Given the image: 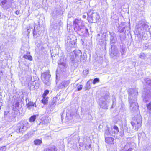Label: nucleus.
I'll list each match as a JSON object with an SVG mask.
<instances>
[{"label": "nucleus", "instance_id": "nucleus-1", "mask_svg": "<svg viewBox=\"0 0 151 151\" xmlns=\"http://www.w3.org/2000/svg\"><path fill=\"white\" fill-rule=\"evenodd\" d=\"M129 101L130 103V109L132 113L138 112L139 107L137 101V96L138 95L137 88H132L129 89Z\"/></svg>", "mask_w": 151, "mask_h": 151}, {"label": "nucleus", "instance_id": "nucleus-2", "mask_svg": "<svg viewBox=\"0 0 151 151\" xmlns=\"http://www.w3.org/2000/svg\"><path fill=\"white\" fill-rule=\"evenodd\" d=\"M65 49L67 52H68V53H70L71 65L76 67H77L80 57L81 55L80 51L75 50L74 49V47H72L70 45H69L67 44L65 46Z\"/></svg>", "mask_w": 151, "mask_h": 151}, {"label": "nucleus", "instance_id": "nucleus-3", "mask_svg": "<svg viewBox=\"0 0 151 151\" xmlns=\"http://www.w3.org/2000/svg\"><path fill=\"white\" fill-rule=\"evenodd\" d=\"M74 29L77 32H88V29L85 26L83 22L81 19H76L73 21Z\"/></svg>", "mask_w": 151, "mask_h": 151}, {"label": "nucleus", "instance_id": "nucleus-4", "mask_svg": "<svg viewBox=\"0 0 151 151\" xmlns=\"http://www.w3.org/2000/svg\"><path fill=\"white\" fill-rule=\"evenodd\" d=\"M30 126L29 124L25 120L21 121L14 128V131L17 133H23Z\"/></svg>", "mask_w": 151, "mask_h": 151}, {"label": "nucleus", "instance_id": "nucleus-5", "mask_svg": "<svg viewBox=\"0 0 151 151\" xmlns=\"http://www.w3.org/2000/svg\"><path fill=\"white\" fill-rule=\"evenodd\" d=\"M150 27V26L148 23L140 21L137 26V28L135 30V33L137 35H139L141 33L148 30Z\"/></svg>", "mask_w": 151, "mask_h": 151}, {"label": "nucleus", "instance_id": "nucleus-6", "mask_svg": "<svg viewBox=\"0 0 151 151\" xmlns=\"http://www.w3.org/2000/svg\"><path fill=\"white\" fill-rule=\"evenodd\" d=\"M142 118L140 115H137L134 118L133 121L131 122V124L133 127H135L134 129L137 131L138 129L141 126Z\"/></svg>", "mask_w": 151, "mask_h": 151}, {"label": "nucleus", "instance_id": "nucleus-7", "mask_svg": "<svg viewBox=\"0 0 151 151\" xmlns=\"http://www.w3.org/2000/svg\"><path fill=\"white\" fill-rule=\"evenodd\" d=\"M109 97V93H107L100 98L99 105L101 108L105 110L108 109V105L106 101Z\"/></svg>", "mask_w": 151, "mask_h": 151}, {"label": "nucleus", "instance_id": "nucleus-8", "mask_svg": "<svg viewBox=\"0 0 151 151\" xmlns=\"http://www.w3.org/2000/svg\"><path fill=\"white\" fill-rule=\"evenodd\" d=\"M12 3V0H0V5L4 10L10 11V8L13 7Z\"/></svg>", "mask_w": 151, "mask_h": 151}, {"label": "nucleus", "instance_id": "nucleus-9", "mask_svg": "<svg viewBox=\"0 0 151 151\" xmlns=\"http://www.w3.org/2000/svg\"><path fill=\"white\" fill-rule=\"evenodd\" d=\"M49 71L43 73L41 76V78L44 83L47 86L50 84L51 75Z\"/></svg>", "mask_w": 151, "mask_h": 151}, {"label": "nucleus", "instance_id": "nucleus-10", "mask_svg": "<svg viewBox=\"0 0 151 151\" xmlns=\"http://www.w3.org/2000/svg\"><path fill=\"white\" fill-rule=\"evenodd\" d=\"M88 18L91 22H96L99 19V16L97 13L93 12V11H90L88 14Z\"/></svg>", "mask_w": 151, "mask_h": 151}, {"label": "nucleus", "instance_id": "nucleus-11", "mask_svg": "<svg viewBox=\"0 0 151 151\" xmlns=\"http://www.w3.org/2000/svg\"><path fill=\"white\" fill-rule=\"evenodd\" d=\"M143 96L144 97V102L146 103L149 101V99L151 98V89L150 88H144Z\"/></svg>", "mask_w": 151, "mask_h": 151}, {"label": "nucleus", "instance_id": "nucleus-12", "mask_svg": "<svg viewBox=\"0 0 151 151\" xmlns=\"http://www.w3.org/2000/svg\"><path fill=\"white\" fill-rule=\"evenodd\" d=\"M66 60L65 58L61 57L58 63V67L61 71H64L67 67Z\"/></svg>", "mask_w": 151, "mask_h": 151}, {"label": "nucleus", "instance_id": "nucleus-13", "mask_svg": "<svg viewBox=\"0 0 151 151\" xmlns=\"http://www.w3.org/2000/svg\"><path fill=\"white\" fill-rule=\"evenodd\" d=\"M32 30L33 31V34L34 37H35V36L36 35L37 31L35 29V27L33 25H30L29 26L27 27L25 29V34L27 35V36L29 37V35L31 30Z\"/></svg>", "mask_w": 151, "mask_h": 151}, {"label": "nucleus", "instance_id": "nucleus-14", "mask_svg": "<svg viewBox=\"0 0 151 151\" xmlns=\"http://www.w3.org/2000/svg\"><path fill=\"white\" fill-rule=\"evenodd\" d=\"M51 119L49 117L44 116L42 117L40 119V123L38 124L39 125L47 124L50 121Z\"/></svg>", "mask_w": 151, "mask_h": 151}, {"label": "nucleus", "instance_id": "nucleus-15", "mask_svg": "<svg viewBox=\"0 0 151 151\" xmlns=\"http://www.w3.org/2000/svg\"><path fill=\"white\" fill-rule=\"evenodd\" d=\"M111 57L114 58H117L119 56V54L116 49H114V47H111Z\"/></svg>", "mask_w": 151, "mask_h": 151}, {"label": "nucleus", "instance_id": "nucleus-16", "mask_svg": "<svg viewBox=\"0 0 151 151\" xmlns=\"http://www.w3.org/2000/svg\"><path fill=\"white\" fill-rule=\"evenodd\" d=\"M57 99V97H54L52 100L51 102H50L48 107L50 108L51 109H53L56 104V101Z\"/></svg>", "mask_w": 151, "mask_h": 151}, {"label": "nucleus", "instance_id": "nucleus-17", "mask_svg": "<svg viewBox=\"0 0 151 151\" xmlns=\"http://www.w3.org/2000/svg\"><path fill=\"white\" fill-rule=\"evenodd\" d=\"M110 127L108 125H106L105 127L104 137L109 136L112 135V132L110 131Z\"/></svg>", "mask_w": 151, "mask_h": 151}, {"label": "nucleus", "instance_id": "nucleus-18", "mask_svg": "<svg viewBox=\"0 0 151 151\" xmlns=\"http://www.w3.org/2000/svg\"><path fill=\"white\" fill-rule=\"evenodd\" d=\"M26 106H27V108L29 110H31L32 109H33L34 107L35 108L37 107L35 103L31 101L29 102L27 104Z\"/></svg>", "mask_w": 151, "mask_h": 151}, {"label": "nucleus", "instance_id": "nucleus-19", "mask_svg": "<svg viewBox=\"0 0 151 151\" xmlns=\"http://www.w3.org/2000/svg\"><path fill=\"white\" fill-rule=\"evenodd\" d=\"M4 118H5V119H6L9 122H10L12 120V119L13 118V116H10L9 112L4 111Z\"/></svg>", "mask_w": 151, "mask_h": 151}, {"label": "nucleus", "instance_id": "nucleus-20", "mask_svg": "<svg viewBox=\"0 0 151 151\" xmlns=\"http://www.w3.org/2000/svg\"><path fill=\"white\" fill-rule=\"evenodd\" d=\"M77 39L75 40H72L71 38L68 39L69 40L68 43V42L67 43L69 45H70L72 47H76Z\"/></svg>", "mask_w": 151, "mask_h": 151}, {"label": "nucleus", "instance_id": "nucleus-21", "mask_svg": "<svg viewBox=\"0 0 151 151\" xmlns=\"http://www.w3.org/2000/svg\"><path fill=\"white\" fill-rule=\"evenodd\" d=\"M105 141L106 143L111 144L114 143V139L112 137H105Z\"/></svg>", "mask_w": 151, "mask_h": 151}, {"label": "nucleus", "instance_id": "nucleus-22", "mask_svg": "<svg viewBox=\"0 0 151 151\" xmlns=\"http://www.w3.org/2000/svg\"><path fill=\"white\" fill-rule=\"evenodd\" d=\"M111 131L112 134H117L119 131L118 127L115 125H114L113 127H111Z\"/></svg>", "mask_w": 151, "mask_h": 151}, {"label": "nucleus", "instance_id": "nucleus-23", "mask_svg": "<svg viewBox=\"0 0 151 151\" xmlns=\"http://www.w3.org/2000/svg\"><path fill=\"white\" fill-rule=\"evenodd\" d=\"M92 80H90L88 81L86 83V86L85 87V90H89L91 87V84L92 83Z\"/></svg>", "mask_w": 151, "mask_h": 151}, {"label": "nucleus", "instance_id": "nucleus-24", "mask_svg": "<svg viewBox=\"0 0 151 151\" xmlns=\"http://www.w3.org/2000/svg\"><path fill=\"white\" fill-rule=\"evenodd\" d=\"M57 149L55 146L49 147L44 150V151H57Z\"/></svg>", "mask_w": 151, "mask_h": 151}, {"label": "nucleus", "instance_id": "nucleus-25", "mask_svg": "<svg viewBox=\"0 0 151 151\" xmlns=\"http://www.w3.org/2000/svg\"><path fill=\"white\" fill-rule=\"evenodd\" d=\"M98 41L100 45H106V42L105 38H99Z\"/></svg>", "mask_w": 151, "mask_h": 151}, {"label": "nucleus", "instance_id": "nucleus-26", "mask_svg": "<svg viewBox=\"0 0 151 151\" xmlns=\"http://www.w3.org/2000/svg\"><path fill=\"white\" fill-rule=\"evenodd\" d=\"M29 52H27L26 55L24 54L23 56V58L25 59H27L31 61L32 60V57L30 55H28L29 54Z\"/></svg>", "mask_w": 151, "mask_h": 151}, {"label": "nucleus", "instance_id": "nucleus-27", "mask_svg": "<svg viewBox=\"0 0 151 151\" xmlns=\"http://www.w3.org/2000/svg\"><path fill=\"white\" fill-rule=\"evenodd\" d=\"M43 98L41 100L42 103L44 104H47L48 103L49 98L46 96H43Z\"/></svg>", "mask_w": 151, "mask_h": 151}, {"label": "nucleus", "instance_id": "nucleus-28", "mask_svg": "<svg viewBox=\"0 0 151 151\" xmlns=\"http://www.w3.org/2000/svg\"><path fill=\"white\" fill-rule=\"evenodd\" d=\"M34 78V76H29L27 77V80L28 81H30L31 82H32V84L33 86L35 85V84H34V82H35L36 81L35 80H33L32 79V78ZM31 83L32 84V83L31 82Z\"/></svg>", "mask_w": 151, "mask_h": 151}, {"label": "nucleus", "instance_id": "nucleus-29", "mask_svg": "<svg viewBox=\"0 0 151 151\" xmlns=\"http://www.w3.org/2000/svg\"><path fill=\"white\" fill-rule=\"evenodd\" d=\"M147 56V54L141 52L140 54L139 57L141 59L145 60L146 59Z\"/></svg>", "mask_w": 151, "mask_h": 151}, {"label": "nucleus", "instance_id": "nucleus-30", "mask_svg": "<svg viewBox=\"0 0 151 151\" xmlns=\"http://www.w3.org/2000/svg\"><path fill=\"white\" fill-rule=\"evenodd\" d=\"M121 55L122 56H123V54L125 52L126 50V48L125 46H124L123 45L121 46Z\"/></svg>", "mask_w": 151, "mask_h": 151}, {"label": "nucleus", "instance_id": "nucleus-31", "mask_svg": "<svg viewBox=\"0 0 151 151\" xmlns=\"http://www.w3.org/2000/svg\"><path fill=\"white\" fill-rule=\"evenodd\" d=\"M116 38H111V46L113 47L114 45V44L115 43L116 41Z\"/></svg>", "mask_w": 151, "mask_h": 151}, {"label": "nucleus", "instance_id": "nucleus-32", "mask_svg": "<svg viewBox=\"0 0 151 151\" xmlns=\"http://www.w3.org/2000/svg\"><path fill=\"white\" fill-rule=\"evenodd\" d=\"M36 118V115H33L29 119V121L30 122H34Z\"/></svg>", "mask_w": 151, "mask_h": 151}, {"label": "nucleus", "instance_id": "nucleus-33", "mask_svg": "<svg viewBox=\"0 0 151 151\" xmlns=\"http://www.w3.org/2000/svg\"><path fill=\"white\" fill-rule=\"evenodd\" d=\"M58 27V26L57 25V24H54V25H52L50 26V28L54 30H55Z\"/></svg>", "mask_w": 151, "mask_h": 151}, {"label": "nucleus", "instance_id": "nucleus-34", "mask_svg": "<svg viewBox=\"0 0 151 151\" xmlns=\"http://www.w3.org/2000/svg\"><path fill=\"white\" fill-rule=\"evenodd\" d=\"M146 83L151 87V80L149 78H147L145 80Z\"/></svg>", "mask_w": 151, "mask_h": 151}, {"label": "nucleus", "instance_id": "nucleus-35", "mask_svg": "<svg viewBox=\"0 0 151 151\" xmlns=\"http://www.w3.org/2000/svg\"><path fill=\"white\" fill-rule=\"evenodd\" d=\"M34 143L36 145H39L42 143V141L40 139H37L34 141Z\"/></svg>", "mask_w": 151, "mask_h": 151}, {"label": "nucleus", "instance_id": "nucleus-36", "mask_svg": "<svg viewBox=\"0 0 151 151\" xmlns=\"http://www.w3.org/2000/svg\"><path fill=\"white\" fill-rule=\"evenodd\" d=\"M65 117H67V114H65V111H63V112L61 114V120L63 122V119H64V116H65Z\"/></svg>", "mask_w": 151, "mask_h": 151}, {"label": "nucleus", "instance_id": "nucleus-37", "mask_svg": "<svg viewBox=\"0 0 151 151\" xmlns=\"http://www.w3.org/2000/svg\"><path fill=\"white\" fill-rule=\"evenodd\" d=\"M99 82V79L98 78H96L94 79L93 81H92V83L94 84H95L96 83Z\"/></svg>", "mask_w": 151, "mask_h": 151}, {"label": "nucleus", "instance_id": "nucleus-38", "mask_svg": "<svg viewBox=\"0 0 151 151\" xmlns=\"http://www.w3.org/2000/svg\"><path fill=\"white\" fill-rule=\"evenodd\" d=\"M62 82L63 83L64 86L65 87L67 86L69 84V81H63Z\"/></svg>", "mask_w": 151, "mask_h": 151}, {"label": "nucleus", "instance_id": "nucleus-39", "mask_svg": "<svg viewBox=\"0 0 151 151\" xmlns=\"http://www.w3.org/2000/svg\"><path fill=\"white\" fill-rule=\"evenodd\" d=\"M146 106L147 107L148 109L150 111V112L151 113V101L148 104H147Z\"/></svg>", "mask_w": 151, "mask_h": 151}, {"label": "nucleus", "instance_id": "nucleus-40", "mask_svg": "<svg viewBox=\"0 0 151 151\" xmlns=\"http://www.w3.org/2000/svg\"><path fill=\"white\" fill-rule=\"evenodd\" d=\"M49 91L48 90H46L44 91V93L43 94L42 96H46L49 93Z\"/></svg>", "mask_w": 151, "mask_h": 151}, {"label": "nucleus", "instance_id": "nucleus-41", "mask_svg": "<svg viewBox=\"0 0 151 151\" xmlns=\"http://www.w3.org/2000/svg\"><path fill=\"white\" fill-rule=\"evenodd\" d=\"M42 43L40 40L37 41L35 42V44L37 47H39Z\"/></svg>", "mask_w": 151, "mask_h": 151}, {"label": "nucleus", "instance_id": "nucleus-42", "mask_svg": "<svg viewBox=\"0 0 151 151\" xmlns=\"http://www.w3.org/2000/svg\"><path fill=\"white\" fill-rule=\"evenodd\" d=\"M124 29H125L124 27H123L122 28H121V27H119L118 31L120 32H121V33L123 32L124 30Z\"/></svg>", "mask_w": 151, "mask_h": 151}, {"label": "nucleus", "instance_id": "nucleus-43", "mask_svg": "<svg viewBox=\"0 0 151 151\" xmlns=\"http://www.w3.org/2000/svg\"><path fill=\"white\" fill-rule=\"evenodd\" d=\"M83 88V86L82 85H79L77 87V90L78 91L81 90Z\"/></svg>", "mask_w": 151, "mask_h": 151}, {"label": "nucleus", "instance_id": "nucleus-44", "mask_svg": "<svg viewBox=\"0 0 151 151\" xmlns=\"http://www.w3.org/2000/svg\"><path fill=\"white\" fill-rule=\"evenodd\" d=\"M120 110L122 111H124L126 110L124 105H121V107L120 108Z\"/></svg>", "mask_w": 151, "mask_h": 151}, {"label": "nucleus", "instance_id": "nucleus-45", "mask_svg": "<svg viewBox=\"0 0 151 151\" xmlns=\"http://www.w3.org/2000/svg\"><path fill=\"white\" fill-rule=\"evenodd\" d=\"M6 147L5 146L2 147L0 148V150L1 151H5L6 149Z\"/></svg>", "mask_w": 151, "mask_h": 151}, {"label": "nucleus", "instance_id": "nucleus-46", "mask_svg": "<svg viewBox=\"0 0 151 151\" xmlns=\"http://www.w3.org/2000/svg\"><path fill=\"white\" fill-rule=\"evenodd\" d=\"M35 7H36V9H39L40 7V5L39 3H37L35 4Z\"/></svg>", "mask_w": 151, "mask_h": 151}, {"label": "nucleus", "instance_id": "nucleus-47", "mask_svg": "<svg viewBox=\"0 0 151 151\" xmlns=\"http://www.w3.org/2000/svg\"><path fill=\"white\" fill-rule=\"evenodd\" d=\"M19 106V103L18 101H17L15 102L14 104V106L15 107H18Z\"/></svg>", "mask_w": 151, "mask_h": 151}, {"label": "nucleus", "instance_id": "nucleus-48", "mask_svg": "<svg viewBox=\"0 0 151 151\" xmlns=\"http://www.w3.org/2000/svg\"><path fill=\"white\" fill-rule=\"evenodd\" d=\"M58 89H62L63 88V85L62 84V83H61L60 84H59L58 86Z\"/></svg>", "mask_w": 151, "mask_h": 151}, {"label": "nucleus", "instance_id": "nucleus-49", "mask_svg": "<svg viewBox=\"0 0 151 151\" xmlns=\"http://www.w3.org/2000/svg\"><path fill=\"white\" fill-rule=\"evenodd\" d=\"M88 73V70H86L83 71V73L85 75H87Z\"/></svg>", "mask_w": 151, "mask_h": 151}, {"label": "nucleus", "instance_id": "nucleus-50", "mask_svg": "<svg viewBox=\"0 0 151 151\" xmlns=\"http://www.w3.org/2000/svg\"><path fill=\"white\" fill-rule=\"evenodd\" d=\"M115 101H116L115 99H114L113 100V104H112V106H111V108H113V106L114 105H115L116 104Z\"/></svg>", "mask_w": 151, "mask_h": 151}, {"label": "nucleus", "instance_id": "nucleus-51", "mask_svg": "<svg viewBox=\"0 0 151 151\" xmlns=\"http://www.w3.org/2000/svg\"><path fill=\"white\" fill-rule=\"evenodd\" d=\"M91 144H90L88 146L87 145H86L85 146L86 148L87 149H90L91 147Z\"/></svg>", "mask_w": 151, "mask_h": 151}, {"label": "nucleus", "instance_id": "nucleus-52", "mask_svg": "<svg viewBox=\"0 0 151 151\" xmlns=\"http://www.w3.org/2000/svg\"><path fill=\"white\" fill-rule=\"evenodd\" d=\"M15 13L17 15H18L19 13V12L18 10H17L15 12Z\"/></svg>", "mask_w": 151, "mask_h": 151}, {"label": "nucleus", "instance_id": "nucleus-53", "mask_svg": "<svg viewBox=\"0 0 151 151\" xmlns=\"http://www.w3.org/2000/svg\"><path fill=\"white\" fill-rule=\"evenodd\" d=\"M80 61L81 62L82 61L83 62H84V59L83 60V58H80Z\"/></svg>", "mask_w": 151, "mask_h": 151}, {"label": "nucleus", "instance_id": "nucleus-54", "mask_svg": "<svg viewBox=\"0 0 151 151\" xmlns=\"http://www.w3.org/2000/svg\"><path fill=\"white\" fill-rule=\"evenodd\" d=\"M102 35V34L101 33L98 34L97 35V37H98L100 36L101 35Z\"/></svg>", "mask_w": 151, "mask_h": 151}, {"label": "nucleus", "instance_id": "nucleus-55", "mask_svg": "<svg viewBox=\"0 0 151 151\" xmlns=\"http://www.w3.org/2000/svg\"><path fill=\"white\" fill-rule=\"evenodd\" d=\"M103 127V126L102 125H100L98 127V128L99 129Z\"/></svg>", "mask_w": 151, "mask_h": 151}, {"label": "nucleus", "instance_id": "nucleus-56", "mask_svg": "<svg viewBox=\"0 0 151 151\" xmlns=\"http://www.w3.org/2000/svg\"><path fill=\"white\" fill-rule=\"evenodd\" d=\"M2 103L0 102V110L1 109V107L2 106Z\"/></svg>", "mask_w": 151, "mask_h": 151}, {"label": "nucleus", "instance_id": "nucleus-57", "mask_svg": "<svg viewBox=\"0 0 151 151\" xmlns=\"http://www.w3.org/2000/svg\"><path fill=\"white\" fill-rule=\"evenodd\" d=\"M82 17L84 19H85L86 17V16L85 15H83L82 16Z\"/></svg>", "mask_w": 151, "mask_h": 151}, {"label": "nucleus", "instance_id": "nucleus-58", "mask_svg": "<svg viewBox=\"0 0 151 151\" xmlns=\"http://www.w3.org/2000/svg\"><path fill=\"white\" fill-rule=\"evenodd\" d=\"M61 83H62V85H63V87H64H64H65V86H64V85L63 83V82H62Z\"/></svg>", "mask_w": 151, "mask_h": 151}, {"label": "nucleus", "instance_id": "nucleus-59", "mask_svg": "<svg viewBox=\"0 0 151 151\" xmlns=\"http://www.w3.org/2000/svg\"><path fill=\"white\" fill-rule=\"evenodd\" d=\"M2 73V71H1L0 75H1V76H2V75L1 74Z\"/></svg>", "mask_w": 151, "mask_h": 151}, {"label": "nucleus", "instance_id": "nucleus-60", "mask_svg": "<svg viewBox=\"0 0 151 151\" xmlns=\"http://www.w3.org/2000/svg\"><path fill=\"white\" fill-rule=\"evenodd\" d=\"M128 127H126L125 128H124V129H126V130H127V129H128Z\"/></svg>", "mask_w": 151, "mask_h": 151}, {"label": "nucleus", "instance_id": "nucleus-61", "mask_svg": "<svg viewBox=\"0 0 151 151\" xmlns=\"http://www.w3.org/2000/svg\"><path fill=\"white\" fill-rule=\"evenodd\" d=\"M81 40H82V44H84V42L83 41V40H82V39H81Z\"/></svg>", "mask_w": 151, "mask_h": 151}, {"label": "nucleus", "instance_id": "nucleus-62", "mask_svg": "<svg viewBox=\"0 0 151 151\" xmlns=\"http://www.w3.org/2000/svg\"><path fill=\"white\" fill-rule=\"evenodd\" d=\"M120 129H121V130H123V127H121Z\"/></svg>", "mask_w": 151, "mask_h": 151}, {"label": "nucleus", "instance_id": "nucleus-63", "mask_svg": "<svg viewBox=\"0 0 151 151\" xmlns=\"http://www.w3.org/2000/svg\"><path fill=\"white\" fill-rule=\"evenodd\" d=\"M57 75L56 74V79H57Z\"/></svg>", "mask_w": 151, "mask_h": 151}]
</instances>
